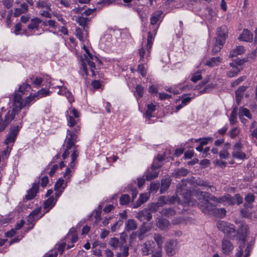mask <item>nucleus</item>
<instances>
[{
    "label": "nucleus",
    "instance_id": "aec40b11",
    "mask_svg": "<svg viewBox=\"0 0 257 257\" xmlns=\"http://www.w3.org/2000/svg\"><path fill=\"white\" fill-rule=\"evenodd\" d=\"M170 222L165 218H159L157 222V226L161 230H166L168 229Z\"/></svg>",
    "mask_w": 257,
    "mask_h": 257
},
{
    "label": "nucleus",
    "instance_id": "a878e982",
    "mask_svg": "<svg viewBox=\"0 0 257 257\" xmlns=\"http://www.w3.org/2000/svg\"><path fill=\"white\" fill-rule=\"evenodd\" d=\"M159 172L157 171L148 169L145 172V175L146 179L147 181H151L152 180L157 178L158 176Z\"/></svg>",
    "mask_w": 257,
    "mask_h": 257
},
{
    "label": "nucleus",
    "instance_id": "ea45409f",
    "mask_svg": "<svg viewBox=\"0 0 257 257\" xmlns=\"http://www.w3.org/2000/svg\"><path fill=\"white\" fill-rule=\"evenodd\" d=\"M229 121L231 125H234L237 122V107H235L232 110L229 117Z\"/></svg>",
    "mask_w": 257,
    "mask_h": 257
},
{
    "label": "nucleus",
    "instance_id": "e2e57ef3",
    "mask_svg": "<svg viewBox=\"0 0 257 257\" xmlns=\"http://www.w3.org/2000/svg\"><path fill=\"white\" fill-rule=\"evenodd\" d=\"M138 72L140 73L142 77H145L146 74V70L143 64H139L137 68Z\"/></svg>",
    "mask_w": 257,
    "mask_h": 257
},
{
    "label": "nucleus",
    "instance_id": "37998d69",
    "mask_svg": "<svg viewBox=\"0 0 257 257\" xmlns=\"http://www.w3.org/2000/svg\"><path fill=\"white\" fill-rule=\"evenodd\" d=\"M154 37L152 33L150 31L148 33V37H147V49L149 52L150 49H151L152 47V45L153 43Z\"/></svg>",
    "mask_w": 257,
    "mask_h": 257
},
{
    "label": "nucleus",
    "instance_id": "f257e3e1",
    "mask_svg": "<svg viewBox=\"0 0 257 257\" xmlns=\"http://www.w3.org/2000/svg\"><path fill=\"white\" fill-rule=\"evenodd\" d=\"M218 229L223 232L225 235L232 240L237 238L241 231L244 233L246 230V228H243L241 225L239 226V228L236 230L233 224L224 221H220L217 224Z\"/></svg>",
    "mask_w": 257,
    "mask_h": 257
},
{
    "label": "nucleus",
    "instance_id": "de8ad7c7",
    "mask_svg": "<svg viewBox=\"0 0 257 257\" xmlns=\"http://www.w3.org/2000/svg\"><path fill=\"white\" fill-rule=\"evenodd\" d=\"M199 193L202 197L203 199V201H209V200H211V198L213 196L210 193L207 192L201 191Z\"/></svg>",
    "mask_w": 257,
    "mask_h": 257
},
{
    "label": "nucleus",
    "instance_id": "ddd939ff",
    "mask_svg": "<svg viewBox=\"0 0 257 257\" xmlns=\"http://www.w3.org/2000/svg\"><path fill=\"white\" fill-rule=\"evenodd\" d=\"M67 135L69 136L67 141L65 140L66 142V146H68V148H72L75 145L77 138V135L74 131H69V130H67Z\"/></svg>",
    "mask_w": 257,
    "mask_h": 257
},
{
    "label": "nucleus",
    "instance_id": "f3484780",
    "mask_svg": "<svg viewBox=\"0 0 257 257\" xmlns=\"http://www.w3.org/2000/svg\"><path fill=\"white\" fill-rule=\"evenodd\" d=\"M175 245L173 240H170L167 242L165 246L167 254L169 256H172L175 254Z\"/></svg>",
    "mask_w": 257,
    "mask_h": 257
},
{
    "label": "nucleus",
    "instance_id": "dca6fc26",
    "mask_svg": "<svg viewBox=\"0 0 257 257\" xmlns=\"http://www.w3.org/2000/svg\"><path fill=\"white\" fill-rule=\"evenodd\" d=\"M152 218L151 213L147 209H144L138 213V218L141 221H144L145 220L150 221Z\"/></svg>",
    "mask_w": 257,
    "mask_h": 257
},
{
    "label": "nucleus",
    "instance_id": "603ef678",
    "mask_svg": "<svg viewBox=\"0 0 257 257\" xmlns=\"http://www.w3.org/2000/svg\"><path fill=\"white\" fill-rule=\"evenodd\" d=\"M212 138L211 137H206L203 138H199L195 140L196 142H200L199 144L202 146L206 145L208 144L210 141H211Z\"/></svg>",
    "mask_w": 257,
    "mask_h": 257
},
{
    "label": "nucleus",
    "instance_id": "c85d7f7f",
    "mask_svg": "<svg viewBox=\"0 0 257 257\" xmlns=\"http://www.w3.org/2000/svg\"><path fill=\"white\" fill-rule=\"evenodd\" d=\"M14 106H20V108H24V106H23V100H22V96L21 94L17 92H15L14 94Z\"/></svg>",
    "mask_w": 257,
    "mask_h": 257
},
{
    "label": "nucleus",
    "instance_id": "9d476101",
    "mask_svg": "<svg viewBox=\"0 0 257 257\" xmlns=\"http://www.w3.org/2000/svg\"><path fill=\"white\" fill-rule=\"evenodd\" d=\"M233 248L234 246L232 243L224 237L221 242V249L223 253L225 255H229Z\"/></svg>",
    "mask_w": 257,
    "mask_h": 257
},
{
    "label": "nucleus",
    "instance_id": "c9c22d12",
    "mask_svg": "<svg viewBox=\"0 0 257 257\" xmlns=\"http://www.w3.org/2000/svg\"><path fill=\"white\" fill-rule=\"evenodd\" d=\"M51 91L49 90H47L45 88H42L39 90L37 92L34 93V96L35 95L36 97H45L51 94Z\"/></svg>",
    "mask_w": 257,
    "mask_h": 257
},
{
    "label": "nucleus",
    "instance_id": "cd10ccee",
    "mask_svg": "<svg viewBox=\"0 0 257 257\" xmlns=\"http://www.w3.org/2000/svg\"><path fill=\"white\" fill-rule=\"evenodd\" d=\"M102 212V206L99 205L97 208L94 210L93 212L90 214V216H94L95 219V223L97 224L99 222L101 219V214Z\"/></svg>",
    "mask_w": 257,
    "mask_h": 257
},
{
    "label": "nucleus",
    "instance_id": "72a5a7b5",
    "mask_svg": "<svg viewBox=\"0 0 257 257\" xmlns=\"http://www.w3.org/2000/svg\"><path fill=\"white\" fill-rule=\"evenodd\" d=\"M230 66L233 68H235L236 70H230L227 72L226 76L228 78H232L236 76L239 72L241 71V69L238 68L237 67H235V65L233 63H230Z\"/></svg>",
    "mask_w": 257,
    "mask_h": 257
},
{
    "label": "nucleus",
    "instance_id": "6ab92c4d",
    "mask_svg": "<svg viewBox=\"0 0 257 257\" xmlns=\"http://www.w3.org/2000/svg\"><path fill=\"white\" fill-rule=\"evenodd\" d=\"M171 183V179L169 178L163 179L161 180V184L160 186V193H164L169 188Z\"/></svg>",
    "mask_w": 257,
    "mask_h": 257
},
{
    "label": "nucleus",
    "instance_id": "c03bdc74",
    "mask_svg": "<svg viewBox=\"0 0 257 257\" xmlns=\"http://www.w3.org/2000/svg\"><path fill=\"white\" fill-rule=\"evenodd\" d=\"M232 156L234 158L239 159L241 160H244L246 159V155L245 153L241 152H233L232 153Z\"/></svg>",
    "mask_w": 257,
    "mask_h": 257
},
{
    "label": "nucleus",
    "instance_id": "2eb2a0df",
    "mask_svg": "<svg viewBox=\"0 0 257 257\" xmlns=\"http://www.w3.org/2000/svg\"><path fill=\"white\" fill-rule=\"evenodd\" d=\"M147 108V110L145 114V117L148 123H151V118L153 116V113L156 110V105L153 103L148 104Z\"/></svg>",
    "mask_w": 257,
    "mask_h": 257
},
{
    "label": "nucleus",
    "instance_id": "423d86ee",
    "mask_svg": "<svg viewBox=\"0 0 257 257\" xmlns=\"http://www.w3.org/2000/svg\"><path fill=\"white\" fill-rule=\"evenodd\" d=\"M84 58H83L82 56L80 57L81 60V68L83 70V71L85 75L87 76L88 75V71L86 65V62L87 63V64L89 66L91 69H96V65L94 62L91 61L90 59H89L87 56L85 55H84Z\"/></svg>",
    "mask_w": 257,
    "mask_h": 257
},
{
    "label": "nucleus",
    "instance_id": "5fc2aeb1",
    "mask_svg": "<svg viewBox=\"0 0 257 257\" xmlns=\"http://www.w3.org/2000/svg\"><path fill=\"white\" fill-rule=\"evenodd\" d=\"M239 134V131L238 127H235L232 128L229 132V135L231 139L235 138Z\"/></svg>",
    "mask_w": 257,
    "mask_h": 257
},
{
    "label": "nucleus",
    "instance_id": "4468645a",
    "mask_svg": "<svg viewBox=\"0 0 257 257\" xmlns=\"http://www.w3.org/2000/svg\"><path fill=\"white\" fill-rule=\"evenodd\" d=\"M238 39L242 41L251 42L253 39V34L248 30L244 29Z\"/></svg>",
    "mask_w": 257,
    "mask_h": 257
},
{
    "label": "nucleus",
    "instance_id": "680f3d73",
    "mask_svg": "<svg viewBox=\"0 0 257 257\" xmlns=\"http://www.w3.org/2000/svg\"><path fill=\"white\" fill-rule=\"evenodd\" d=\"M76 123V120L73 117V116L69 115L67 117V124L69 126L72 127Z\"/></svg>",
    "mask_w": 257,
    "mask_h": 257
},
{
    "label": "nucleus",
    "instance_id": "bb28decb",
    "mask_svg": "<svg viewBox=\"0 0 257 257\" xmlns=\"http://www.w3.org/2000/svg\"><path fill=\"white\" fill-rule=\"evenodd\" d=\"M244 49L242 46H237L235 49L232 50L229 53V57L233 58L238 55H241L244 52Z\"/></svg>",
    "mask_w": 257,
    "mask_h": 257
},
{
    "label": "nucleus",
    "instance_id": "7c9ffc66",
    "mask_svg": "<svg viewBox=\"0 0 257 257\" xmlns=\"http://www.w3.org/2000/svg\"><path fill=\"white\" fill-rule=\"evenodd\" d=\"M149 230V229L147 227L146 223L144 222L139 230H138V236L139 239L140 240H142L144 237L145 234Z\"/></svg>",
    "mask_w": 257,
    "mask_h": 257
},
{
    "label": "nucleus",
    "instance_id": "864d4df0",
    "mask_svg": "<svg viewBox=\"0 0 257 257\" xmlns=\"http://www.w3.org/2000/svg\"><path fill=\"white\" fill-rule=\"evenodd\" d=\"M154 239L159 247H161L164 241V238L161 234H155L154 235Z\"/></svg>",
    "mask_w": 257,
    "mask_h": 257
},
{
    "label": "nucleus",
    "instance_id": "0e129e2a",
    "mask_svg": "<svg viewBox=\"0 0 257 257\" xmlns=\"http://www.w3.org/2000/svg\"><path fill=\"white\" fill-rule=\"evenodd\" d=\"M209 80L210 79L209 77L205 78L198 85L195 86V89L198 90L204 86L206 85Z\"/></svg>",
    "mask_w": 257,
    "mask_h": 257
},
{
    "label": "nucleus",
    "instance_id": "e433bc0d",
    "mask_svg": "<svg viewBox=\"0 0 257 257\" xmlns=\"http://www.w3.org/2000/svg\"><path fill=\"white\" fill-rule=\"evenodd\" d=\"M239 115L240 117L241 115H244L249 119H251L252 118L249 110L246 108L242 107H241L239 108Z\"/></svg>",
    "mask_w": 257,
    "mask_h": 257
},
{
    "label": "nucleus",
    "instance_id": "c756f323",
    "mask_svg": "<svg viewBox=\"0 0 257 257\" xmlns=\"http://www.w3.org/2000/svg\"><path fill=\"white\" fill-rule=\"evenodd\" d=\"M135 92L134 93V95L136 97L137 99L138 100L143 97L144 93V87L138 84L136 86L135 88Z\"/></svg>",
    "mask_w": 257,
    "mask_h": 257
},
{
    "label": "nucleus",
    "instance_id": "7ed1b4c3",
    "mask_svg": "<svg viewBox=\"0 0 257 257\" xmlns=\"http://www.w3.org/2000/svg\"><path fill=\"white\" fill-rule=\"evenodd\" d=\"M21 126L19 125L16 126H12L10 127V132L8 134L7 138L5 140L4 143L6 145H8L10 143H14L17 139V137L20 131Z\"/></svg>",
    "mask_w": 257,
    "mask_h": 257
},
{
    "label": "nucleus",
    "instance_id": "774afa93",
    "mask_svg": "<svg viewBox=\"0 0 257 257\" xmlns=\"http://www.w3.org/2000/svg\"><path fill=\"white\" fill-rule=\"evenodd\" d=\"M41 210V207H38V208H36L35 209H34V210H33L30 213V214L28 216H29L32 218H35V217L40 213Z\"/></svg>",
    "mask_w": 257,
    "mask_h": 257
},
{
    "label": "nucleus",
    "instance_id": "8fccbe9b",
    "mask_svg": "<svg viewBox=\"0 0 257 257\" xmlns=\"http://www.w3.org/2000/svg\"><path fill=\"white\" fill-rule=\"evenodd\" d=\"M44 214H42L40 216V217L38 218L35 219V218H32L29 216H28L27 219V224L28 225H31V226L29 227V230L32 229L36 223V221L39 219L40 218H41Z\"/></svg>",
    "mask_w": 257,
    "mask_h": 257
},
{
    "label": "nucleus",
    "instance_id": "49530a36",
    "mask_svg": "<svg viewBox=\"0 0 257 257\" xmlns=\"http://www.w3.org/2000/svg\"><path fill=\"white\" fill-rule=\"evenodd\" d=\"M31 89V85L27 82L24 83L22 85H20L19 91L23 94H25V91H28Z\"/></svg>",
    "mask_w": 257,
    "mask_h": 257
},
{
    "label": "nucleus",
    "instance_id": "bf43d9fd",
    "mask_svg": "<svg viewBox=\"0 0 257 257\" xmlns=\"http://www.w3.org/2000/svg\"><path fill=\"white\" fill-rule=\"evenodd\" d=\"M122 224L123 221L121 220V219H119L118 220L115 222V223L111 227V231H115L117 228H118L120 226L122 225Z\"/></svg>",
    "mask_w": 257,
    "mask_h": 257
},
{
    "label": "nucleus",
    "instance_id": "f03ea898",
    "mask_svg": "<svg viewBox=\"0 0 257 257\" xmlns=\"http://www.w3.org/2000/svg\"><path fill=\"white\" fill-rule=\"evenodd\" d=\"M215 41L220 44H224L228 38V31L226 26L222 25L217 28Z\"/></svg>",
    "mask_w": 257,
    "mask_h": 257
},
{
    "label": "nucleus",
    "instance_id": "0eeeda50",
    "mask_svg": "<svg viewBox=\"0 0 257 257\" xmlns=\"http://www.w3.org/2000/svg\"><path fill=\"white\" fill-rule=\"evenodd\" d=\"M211 201L219 203L227 202L229 205H234L235 204L234 198L229 194H226L218 198L213 196Z\"/></svg>",
    "mask_w": 257,
    "mask_h": 257
},
{
    "label": "nucleus",
    "instance_id": "9b49d317",
    "mask_svg": "<svg viewBox=\"0 0 257 257\" xmlns=\"http://www.w3.org/2000/svg\"><path fill=\"white\" fill-rule=\"evenodd\" d=\"M15 114L13 112H11L9 110L5 116L4 119V122L3 125L0 126V132H3L8 126V125L11 123V122L15 118Z\"/></svg>",
    "mask_w": 257,
    "mask_h": 257
},
{
    "label": "nucleus",
    "instance_id": "6e6d98bb",
    "mask_svg": "<svg viewBox=\"0 0 257 257\" xmlns=\"http://www.w3.org/2000/svg\"><path fill=\"white\" fill-rule=\"evenodd\" d=\"M202 76L199 72H196L192 75L191 80L194 83L197 82L198 80H201Z\"/></svg>",
    "mask_w": 257,
    "mask_h": 257
},
{
    "label": "nucleus",
    "instance_id": "4be33fe9",
    "mask_svg": "<svg viewBox=\"0 0 257 257\" xmlns=\"http://www.w3.org/2000/svg\"><path fill=\"white\" fill-rule=\"evenodd\" d=\"M136 182H134V184H130L127 186L126 191L129 193H131L132 200L134 201V199L136 198L137 196L138 195V192L137 190V188L135 186Z\"/></svg>",
    "mask_w": 257,
    "mask_h": 257
},
{
    "label": "nucleus",
    "instance_id": "20e7f679",
    "mask_svg": "<svg viewBox=\"0 0 257 257\" xmlns=\"http://www.w3.org/2000/svg\"><path fill=\"white\" fill-rule=\"evenodd\" d=\"M39 181H36L32 184V187L27 191V194L24 198V202L32 200L36 196L39 191Z\"/></svg>",
    "mask_w": 257,
    "mask_h": 257
},
{
    "label": "nucleus",
    "instance_id": "79ce46f5",
    "mask_svg": "<svg viewBox=\"0 0 257 257\" xmlns=\"http://www.w3.org/2000/svg\"><path fill=\"white\" fill-rule=\"evenodd\" d=\"M35 98H36V96L35 95L34 96V93H31L29 96L26 97L23 102V106H24V107L29 105Z\"/></svg>",
    "mask_w": 257,
    "mask_h": 257
},
{
    "label": "nucleus",
    "instance_id": "a18cd8bd",
    "mask_svg": "<svg viewBox=\"0 0 257 257\" xmlns=\"http://www.w3.org/2000/svg\"><path fill=\"white\" fill-rule=\"evenodd\" d=\"M224 44H220V43H217V41L215 42L213 46V48L212 49V54L215 55L218 52L220 51L221 48L223 47Z\"/></svg>",
    "mask_w": 257,
    "mask_h": 257
},
{
    "label": "nucleus",
    "instance_id": "2f4dec72",
    "mask_svg": "<svg viewBox=\"0 0 257 257\" xmlns=\"http://www.w3.org/2000/svg\"><path fill=\"white\" fill-rule=\"evenodd\" d=\"M212 215L217 217L223 218L226 215V210L224 208H217L215 207Z\"/></svg>",
    "mask_w": 257,
    "mask_h": 257
},
{
    "label": "nucleus",
    "instance_id": "1a4fd4ad",
    "mask_svg": "<svg viewBox=\"0 0 257 257\" xmlns=\"http://www.w3.org/2000/svg\"><path fill=\"white\" fill-rule=\"evenodd\" d=\"M163 12L162 10H157L155 11L150 18V23L152 25H158V27L162 22L163 19Z\"/></svg>",
    "mask_w": 257,
    "mask_h": 257
},
{
    "label": "nucleus",
    "instance_id": "393cba45",
    "mask_svg": "<svg viewBox=\"0 0 257 257\" xmlns=\"http://www.w3.org/2000/svg\"><path fill=\"white\" fill-rule=\"evenodd\" d=\"M246 236V231H245V232H244V233H242L241 231L240 233L239 237L237 238L240 241L238 245L239 249L243 250V248H244L245 245Z\"/></svg>",
    "mask_w": 257,
    "mask_h": 257
},
{
    "label": "nucleus",
    "instance_id": "052dcab7",
    "mask_svg": "<svg viewBox=\"0 0 257 257\" xmlns=\"http://www.w3.org/2000/svg\"><path fill=\"white\" fill-rule=\"evenodd\" d=\"M255 200V196L253 194L248 193L244 198L245 201L252 204Z\"/></svg>",
    "mask_w": 257,
    "mask_h": 257
},
{
    "label": "nucleus",
    "instance_id": "4d7b16f0",
    "mask_svg": "<svg viewBox=\"0 0 257 257\" xmlns=\"http://www.w3.org/2000/svg\"><path fill=\"white\" fill-rule=\"evenodd\" d=\"M76 37L81 42H84V39L83 36V31L80 28H76L75 31Z\"/></svg>",
    "mask_w": 257,
    "mask_h": 257
},
{
    "label": "nucleus",
    "instance_id": "338daca9",
    "mask_svg": "<svg viewBox=\"0 0 257 257\" xmlns=\"http://www.w3.org/2000/svg\"><path fill=\"white\" fill-rule=\"evenodd\" d=\"M245 76H242L236 79L235 81L231 83V86L234 87L239 85L242 81H244L245 79Z\"/></svg>",
    "mask_w": 257,
    "mask_h": 257
},
{
    "label": "nucleus",
    "instance_id": "09e8293b",
    "mask_svg": "<svg viewBox=\"0 0 257 257\" xmlns=\"http://www.w3.org/2000/svg\"><path fill=\"white\" fill-rule=\"evenodd\" d=\"M215 87V84L211 83L208 85H206L205 87L201 90L199 91L200 93L204 94L205 93H208L210 90H212Z\"/></svg>",
    "mask_w": 257,
    "mask_h": 257
},
{
    "label": "nucleus",
    "instance_id": "5701e85b",
    "mask_svg": "<svg viewBox=\"0 0 257 257\" xmlns=\"http://www.w3.org/2000/svg\"><path fill=\"white\" fill-rule=\"evenodd\" d=\"M222 59L220 57H212L209 60L206 61L205 65L210 67H213L217 66L221 62Z\"/></svg>",
    "mask_w": 257,
    "mask_h": 257
},
{
    "label": "nucleus",
    "instance_id": "f8f14e48",
    "mask_svg": "<svg viewBox=\"0 0 257 257\" xmlns=\"http://www.w3.org/2000/svg\"><path fill=\"white\" fill-rule=\"evenodd\" d=\"M57 200L55 199L54 196L49 197L46 200L43 204V208L46 210L45 213H48L56 204Z\"/></svg>",
    "mask_w": 257,
    "mask_h": 257
},
{
    "label": "nucleus",
    "instance_id": "473e14b6",
    "mask_svg": "<svg viewBox=\"0 0 257 257\" xmlns=\"http://www.w3.org/2000/svg\"><path fill=\"white\" fill-rule=\"evenodd\" d=\"M137 228L136 221L134 219H128L125 223V229L127 231L135 230Z\"/></svg>",
    "mask_w": 257,
    "mask_h": 257
},
{
    "label": "nucleus",
    "instance_id": "6e6552de",
    "mask_svg": "<svg viewBox=\"0 0 257 257\" xmlns=\"http://www.w3.org/2000/svg\"><path fill=\"white\" fill-rule=\"evenodd\" d=\"M155 243L153 241H147L142 245V252L144 255L152 254L155 251Z\"/></svg>",
    "mask_w": 257,
    "mask_h": 257
},
{
    "label": "nucleus",
    "instance_id": "4c0bfd02",
    "mask_svg": "<svg viewBox=\"0 0 257 257\" xmlns=\"http://www.w3.org/2000/svg\"><path fill=\"white\" fill-rule=\"evenodd\" d=\"M89 21V18L87 17L84 18L81 16H79L76 19L77 23L83 27V29H85V27H86V25H87V23Z\"/></svg>",
    "mask_w": 257,
    "mask_h": 257
},
{
    "label": "nucleus",
    "instance_id": "a19ab883",
    "mask_svg": "<svg viewBox=\"0 0 257 257\" xmlns=\"http://www.w3.org/2000/svg\"><path fill=\"white\" fill-rule=\"evenodd\" d=\"M131 198L128 194H122L119 198V203L121 205H126L129 204Z\"/></svg>",
    "mask_w": 257,
    "mask_h": 257
},
{
    "label": "nucleus",
    "instance_id": "a211bd4d",
    "mask_svg": "<svg viewBox=\"0 0 257 257\" xmlns=\"http://www.w3.org/2000/svg\"><path fill=\"white\" fill-rule=\"evenodd\" d=\"M149 197L147 194L142 193L140 195L139 199L134 204L133 208H137L140 207L142 204L145 203L148 200Z\"/></svg>",
    "mask_w": 257,
    "mask_h": 257
},
{
    "label": "nucleus",
    "instance_id": "58836bf2",
    "mask_svg": "<svg viewBox=\"0 0 257 257\" xmlns=\"http://www.w3.org/2000/svg\"><path fill=\"white\" fill-rule=\"evenodd\" d=\"M108 244L113 248V249H116L120 246V242L119 239L116 237H112L108 242Z\"/></svg>",
    "mask_w": 257,
    "mask_h": 257
},
{
    "label": "nucleus",
    "instance_id": "b1692460",
    "mask_svg": "<svg viewBox=\"0 0 257 257\" xmlns=\"http://www.w3.org/2000/svg\"><path fill=\"white\" fill-rule=\"evenodd\" d=\"M42 20L38 18H35L31 20V23L28 25V28L29 30L38 29L39 24L42 22Z\"/></svg>",
    "mask_w": 257,
    "mask_h": 257
},
{
    "label": "nucleus",
    "instance_id": "13d9d810",
    "mask_svg": "<svg viewBox=\"0 0 257 257\" xmlns=\"http://www.w3.org/2000/svg\"><path fill=\"white\" fill-rule=\"evenodd\" d=\"M37 7L38 8H46L48 10L51 11V5L47 4L44 1H39L37 3Z\"/></svg>",
    "mask_w": 257,
    "mask_h": 257
},
{
    "label": "nucleus",
    "instance_id": "412c9836",
    "mask_svg": "<svg viewBox=\"0 0 257 257\" xmlns=\"http://www.w3.org/2000/svg\"><path fill=\"white\" fill-rule=\"evenodd\" d=\"M188 173V171L187 169L182 168L175 170L172 173V175L176 178H180L181 177L186 176Z\"/></svg>",
    "mask_w": 257,
    "mask_h": 257
},
{
    "label": "nucleus",
    "instance_id": "69168bd1",
    "mask_svg": "<svg viewBox=\"0 0 257 257\" xmlns=\"http://www.w3.org/2000/svg\"><path fill=\"white\" fill-rule=\"evenodd\" d=\"M240 215L244 218H249L251 217V213L247 209L242 208L240 211Z\"/></svg>",
    "mask_w": 257,
    "mask_h": 257
},
{
    "label": "nucleus",
    "instance_id": "f704fd0d",
    "mask_svg": "<svg viewBox=\"0 0 257 257\" xmlns=\"http://www.w3.org/2000/svg\"><path fill=\"white\" fill-rule=\"evenodd\" d=\"M161 213L163 215L167 217H172L176 213V211L170 207L163 209Z\"/></svg>",
    "mask_w": 257,
    "mask_h": 257
},
{
    "label": "nucleus",
    "instance_id": "39448f33",
    "mask_svg": "<svg viewBox=\"0 0 257 257\" xmlns=\"http://www.w3.org/2000/svg\"><path fill=\"white\" fill-rule=\"evenodd\" d=\"M198 206L204 214H213L216 205L209 201H199Z\"/></svg>",
    "mask_w": 257,
    "mask_h": 257
},
{
    "label": "nucleus",
    "instance_id": "3c124183",
    "mask_svg": "<svg viewBox=\"0 0 257 257\" xmlns=\"http://www.w3.org/2000/svg\"><path fill=\"white\" fill-rule=\"evenodd\" d=\"M64 180L62 178H60L56 182L54 186V190H60V189H62L63 185L64 184Z\"/></svg>",
    "mask_w": 257,
    "mask_h": 257
}]
</instances>
